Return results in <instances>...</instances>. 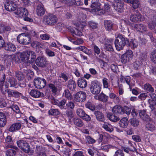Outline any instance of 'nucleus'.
<instances>
[{
    "mask_svg": "<svg viewBox=\"0 0 156 156\" xmlns=\"http://www.w3.org/2000/svg\"><path fill=\"white\" fill-rule=\"evenodd\" d=\"M90 89L92 94L98 95L101 91V86L99 82L97 80H94L91 83Z\"/></svg>",
    "mask_w": 156,
    "mask_h": 156,
    "instance_id": "2",
    "label": "nucleus"
},
{
    "mask_svg": "<svg viewBox=\"0 0 156 156\" xmlns=\"http://www.w3.org/2000/svg\"><path fill=\"white\" fill-rule=\"evenodd\" d=\"M86 144H93L95 143L96 140L90 136H87L85 137Z\"/></svg>",
    "mask_w": 156,
    "mask_h": 156,
    "instance_id": "44",
    "label": "nucleus"
},
{
    "mask_svg": "<svg viewBox=\"0 0 156 156\" xmlns=\"http://www.w3.org/2000/svg\"><path fill=\"white\" fill-rule=\"evenodd\" d=\"M145 129L147 130L153 132L155 129L156 127L154 123L149 122L146 125Z\"/></svg>",
    "mask_w": 156,
    "mask_h": 156,
    "instance_id": "34",
    "label": "nucleus"
},
{
    "mask_svg": "<svg viewBox=\"0 0 156 156\" xmlns=\"http://www.w3.org/2000/svg\"><path fill=\"white\" fill-rule=\"evenodd\" d=\"M66 115L69 119H71L73 116V115L72 112L69 110H67Z\"/></svg>",
    "mask_w": 156,
    "mask_h": 156,
    "instance_id": "60",
    "label": "nucleus"
},
{
    "mask_svg": "<svg viewBox=\"0 0 156 156\" xmlns=\"http://www.w3.org/2000/svg\"><path fill=\"white\" fill-rule=\"evenodd\" d=\"M151 61L154 63H156V50L151 52Z\"/></svg>",
    "mask_w": 156,
    "mask_h": 156,
    "instance_id": "51",
    "label": "nucleus"
},
{
    "mask_svg": "<svg viewBox=\"0 0 156 156\" xmlns=\"http://www.w3.org/2000/svg\"><path fill=\"white\" fill-rule=\"evenodd\" d=\"M36 152L37 154H41V153H45L44 152V148L40 146H37Z\"/></svg>",
    "mask_w": 156,
    "mask_h": 156,
    "instance_id": "46",
    "label": "nucleus"
},
{
    "mask_svg": "<svg viewBox=\"0 0 156 156\" xmlns=\"http://www.w3.org/2000/svg\"><path fill=\"white\" fill-rule=\"evenodd\" d=\"M125 2L131 4L132 7L134 9L138 8L140 3L139 0H123Z\"/></svg>",
    "mask_w": 156,
    "mask_h": 156,
    "instance_id": "20",
    "label": "nucleus"
},
{
    "mask_svg": "<svg viewBox=\"0 0 156 156\" xmlns=\"http://www.w3.org/2000/svg\"><path fill=\"white\" fill-rule=\"evenodd\" d=\"M128 120L127 118H122L119 121V124L120 127L125 128L127 127L128 124Z\"/></svg>",
    "mask_w": 156,
    "mask_h": 156,
    "instance_id": "26",
    "label": "nucleus"
},
{
    "mask_svg": "<svg viewBox=\"0 0 156 156\" xmlns=\"http://www.w3.org/2000/svg\"><path fill=\"white\" fill-rule=\"evenodd\" d=\"M86 108L92 110H94L95 109V106L90 102H87L85 105Z\"/></svg>",
    "mask_w": 156,
    "mask_h": 156,
    "instance_id": "53",
    "label": "nucleus"
},
{
    "mask_svg": "<svg viewBox=\"0 0 156 156\" xmlns=\"http://www.w3.org/2000/svg\"><path fill=\"white\" fill-rule=\"evenodd\" d=\"M107 116L110 120L113 122H116L119 119L117 116L111 113H108Z\"/></svg>",
    "mask_w": 156,
    "mask_h": 156,
    "instance_id": "32",
    "label": "nucleus"
},
{
    "mask_svg": "<svg viewBox=\"0 0 156 156\" xmlns=\"http://www.w3.org/2000/svg\"><path fill=\"white\" fill-rule=\"evenodd\" d=\"M16 143L18 147L25 153H28L29 152L30 146L26 141L21 140L17 141Z\"/></svg>",
    "mask_w": 156,
    "mask_h": 156,
    "instance_id": "5",
    "label": "nucleus"
},
{
    "mask_svg": "<svg viewBox=\"0 0 156 156\" xmlns=\"http://www.w3.org/2000/svg\"><path fill=\"white\" fill-rule=\"evenodd\" d=\"M27 52H30L31 53V54H32L31 55L30 53V55L29 54L27 55L28 57H29V63H31L34 62L36 58V55L35 53L34 52L31 51H27Z\"/></svg>",
    "mask_w": 156,
    "mask_h": 156,
    "instance_id": "31",
    "label": "nucleus"
},
{
    "mask_svg": "<svg viewBox=\"0 0 156 156\" xmlns=\"http://www.w3.org/2000/svg\"><path fill=\"white\" fill-rule=\"evenodd\" d=\"M103 127L106 130V131H108L110 133L112 132L113 131V129L112 127H109L106 124H104L103 125Z\"/></svg>",
    "mask_w": 156,
    "mask_h": 156,
    "instance_id": "63",
    "label": "nucleus"
},
{
    "mask_svg": "<svg viewBox=\"0 0 156 156\" xmlns=\"http://www.w3.org/2000/svg\"><path fill=\"white\" fill-rule=\"evenodd\" d=\"M144 90L150 92H153L154 91L153 88L151 86L149 83H146L144 85Z\"/></svg>",
    "mask_w": 156,
    "mask_h": 156,
    "instance_id": "42",
    "label": "nucleus"
},
{
    "mask_svg": "<svg viewBox=\"0 0 156 156\" xmlns=\"http://www.w3.org/2000/svg\"><path fill=\"white\" fill-rule=\"evenodd\" d=\"M62 2L68 5L69 6H72L74 4V0H60Z\"/></svg>",
    "mask_w": 156,
    "mask_h": 156,
    "instance_id": "57",
    "label": "nucleus"
},
{
    "mask_svg": "<svg viewBox=\"0 0 156 156\" xmlns=\"http://www.w3.org/2000/svg\"><path fill=\"white\" fill-rule=\"evenodd\" d=\"M141 119L144 121H147L149 119V117L146 113L145 110L140 111L139 113Z\"/></svg>",
    "mask_w": 156,
    "mask_h": 156,
    "instance_id": "28",
    "label": "nucleus"
},
{
    "mask_svg": "<svg viewBox=\"0 0 156 156\" xmlns=\"http://www.w3.org/2000/svg\"><path fill=\"white\" fill-rule=\"evenodd\" d=\"M57 17L53 14L45 15L43 19V22L44 23L50 26L55 25L57 23Z\"/></svg>",
    "mask_w": 156,
    "mask_h": 156,
    "instance_id": "3",
    "label": "nucleus"
},
{
    "mask_svg": "<svg viewBox=\"0 0 156 156\" xmlns=\"http://www.w3.org/2000/svg\"><path fill=\"white\" fill-rule=\"evenodd\" d=\"M48 114L51 115H58L59 114L60 112L58 109H51L48 111Z\"/></svg>",
    "mask_w": 156,
    "mask_h": 156,
    "instance_id": "41",
    "label": "nucleus"
},
{
    "mask_svg": "<svg viewBox=\"0 0 156 156\" xmlns=\"http://www.w3.org/2000/svg\"><path fill=\"white\" fill-rule=\"evenodd\" d=\"M100 101L106 102L108 101V97L105 94L101 93L99 94Z\"/></svg>",
    "mask_w": 156,
    "mask_h": 156,
    "instance_id": "39",
    "label": "nucleus"
},
{
    "mask_svg": "<svg viewBox=\"0 0 156 156\" xmlns=\"http://www.w3.org/2000/svg\"><path fill=\"white\" fill-rule=\"evenodd\" d=\"M89 25L90 28L92 29H96L98 27V24L93 22H89Z\"/></svg>",
    "mask_w": 156,
    "mask_h": 156,
    "instance_id": "62",
    "label": "nucleus"
},
{
    "mask_svg": "<svg viewBox=\"0 0 156 156\" xmlns=\"http://www.w3.org/2000/svg\"><path fill=\"white\" fill-rule=\"evenodd\" d=\"M36 65L39 67H44L48 64L46 58L43 56L38 57L35 61Z\"/></svg>",
    "mask_w": 156,
    "mask_h": 156,
    "instance_id": "10",
    "label": "nucleus"
},
{
    "mask_svg": "<svg viewBox=\"0 0 156 156\" xmlns=\"http://www.w3.org/2000/svg\"><path fill=\"white\" fill-rule=\"evenodd\" d=\"M21 125L20 122H16L12 124L9 128V131L10 132H14L19 130Z\"/></svg>",
    "mask_w": 156,
    "mask_h": 156,
    "instance_id": "19",
    "label": "nucleus"
},
{
    "mask_svg": "<svg viewBox=\"0 0 156 156\" xmlns=\"http://www.w3.org/2000/svg\"><path fill=\"white\" fill-rule=\"evenodd\" d=\"M101 5V4L99 2L98 0H92L91 4V8L93 9L95 8L96 7H98V8L99 9Z\"/></svg>",
    "mask_w": 156,
    "mask_h": 156,
    "instance_id": "38",
    "label": "nucleus"
},
{
    "mask_svg": "<svg viewBox=\"0 0 156 156\" xmlns=\"http://www.w3.org/2000/svg\"><path fill=\"white\" fill-rule=\"evenodd\" d=\"M5 79V75L2 73L0 75V90L1 91L2 93L5 94L6 93V90H4L3 87L4 81Z\"/></svg>",
    "mask_w": 156,
    "mask_h": 156,
    "instance_id": "17",
    "label": "nucleus"
},
{
    "mask_svg": "<svg viewBox=\"0 0 156 156\" xmlns=\"http://www.w3.org/2000/svg\"><path fill=\"white\" fill-rule=\"evenodd\" d=\"M101 149L104 150L108 151L109 149H114L117 150L118 148L115 146L111 144H107L102 146L101 147Z\"/></svg>",
    "mask_w": 156,
    "mask_h": 156,
    "instance_id": "35",
    "label": "nucleus"
},
{
    "mask_svg": "<svg viewBox=\"0 0 156 156\" xmlns=\"http://www.w3.org/2000/svg\"><path fill=\"white\" fill-rule=\"evenodd\" d=\"M112 6L115 10L118 12H121L123 9L124 3L121 0H115Z\"/></svg>",
    "mask_w": 156,
    "mask_h": 156,
    "instance_id": "8",
    "label": "nucleus"
},
{
    "mask_svg": "<svg viewBox=\"0 0 156 156\" xmlns=\"http://www.w3.org/2000/svg\"><path fill=\"white\" fill-rule=\"evenodd\" d=\"M6 92L8 94V96L9 97H14L16 98H18L21 95V94L17 91L11 90L10 89H7Z\"/></svg>",
    "mask_w": 156,
    "mask_h": 156,
    "instance_id": "15",
    "label": "nucleus"
},
{
    "mask_svg": "<svg viewBox=\"0 0 156 156\" xmlns=\"http://www.w3.org/2000/svg\"><path fill=\"white\" fill-rule=\"evenodd\" d=\"M45 51L47 55L49 56L53 57L55 56V53L48 49H47Z\"/></svg>",
    "mask_w": 156,
    "mask_h": 156,
    "instance_id": "64",
    "label": "nucleus"
},
{
    "mask_svg": "<svg viewBox=\"0 0 156 156\" xmlns=\"http://www.w3.org/2000/svg\"><path fill=\"white\" fill-rule=\"evenodd\" d=\"M30 54H31V55L32 54L31 52H27V51L23 52L22 53H20L19 55V57L20 58H19L23 62V61H24V56H25L27 55L28 54H30Z\"/></svg>",
    "mask_w": 156,
    "mask_h": 156,
    "instance_id": "48",
    "label": "nucleus"
},
{
    "mask_svg": "<svg viewBox=\"0 0 156 156\" xmlns=\"http://www.w3.org/2000/svg\"><path fill=\"white\" fill-rule=\"evenodd\" d=\"M94 114L97 120L100 121H103L104 116L102 113L99 111H95L94 112Z\"/></svg>",
    "mask_w": 156,
    "mask_h": 156,
    "instance_id": "36",
    "label": "nucleus"
},
{
    "mask_svg": "<svg viewBox=\"0 0 156 156\" xmlns=\"http://www.w3.org/2000/svg\"><path fill=\"white\" fill-rule=\"evenodd\" d=\"M76 112L77 115L81 118L83 117V115H84V114L85 113L83 109L80 108L77 109L76 110Z\"/></svg>",
    "mask_w": 156,
    "mask_h": 156,
    "instance_id": "50",
    "label": "nucleus"
},
{
    "mask_svg": "<svg viewBox=\"0 0 156 156\" xmlns=\"http://www.w3.org/2000/svg\"><path fill=\"white\" fill-rule=\"evenodd\" d=\"M34 83L36 88L41 89L44 88L46 85V81L42 78H37L34 80Z\"/></svg>",
    "mask_w": 156,
    "mask_h": 156,
    "instance_id": "7",
    "label": "nucleus"
},
{
    "mask_svg": "<svg viewBox=\"0 0 156 156\" xmlns=\"http://www.w3.org/2000/svg\"><path fill=\"white\" fill-rule=\"evenodd\" d=\"M11 108L16 113L18 114H20L21 113L19 108L17 105H13L11 106Z\"/></svg>",
    "mask_w": 156,
    "mask_h": 156,
    "instance_id": "55",
    "label": "nucleus"
},
{
    "mask_svg": "<svg viewBox=\"0 0 156 156\" xmlns=\"http://www.w3.org/2000/svg\"><path fill=\"white\" fill-rule=\"evenodd\" d=\"M74 124L78 127H81L83 125V123L82 120L78 118H75L73 119Z\"/></svg>",
    "mask_w": 156,
    "mask_h": 156,
    "instance_id": "33",
    "label": "nucleus"
},
{
    "mask_svg": "<svg viewBox=\"0 0 156 156\" xmlns=\"http://www.w3.org/2000/svg\"><path fill=\"white\" fill-rule=\"evenodd\" d=\"M17 41L21 44L27 45L31 42V39L30 36L25 33L19 34L17 38Z\"/></svg>",
    "mask_w": 156,
    "mask_h": 156,
    "instance_id": "4",
    "label": "nucleus"
},
{
    "mask_svg": "<svg viewBox=\"0 0 156 156\" xmlns=\"http://www.w3.org/2000/svg\"><path fill=\"white\" fill-rule=\"evenodd\" d=\"M133 54L131 50H128L121 57V62L123 64H125L129 62L133 57Z\"/></svg>",
    "mask_w": 156,
    "mask_h": 156,
    "instance_id": "6",
    "label": "nucleus"
},
{
    "mask_svg": "<svg viewBox=\"0 0 156 156\" xmlns=\"http://www.w3.org/2000/svg\"><path fill=\"white\" fill-rule=\"evenodd\" d=\"M5 50L7 51H14L16 48L14 45L11 43H8L5 47Z\"/></svg>",
    "mask_w": 156,
    "mask_h": 156,
    "instance_id": "37",
    "label": "nucleus"
},
{
    "mask_svg": "<svg viewBox=\"0 0 156 156\" xmlns=\"http://www.w3.org/2000/svg\"><path fill=\"white\" fill-rule=\"evenodd\" d=\"M11 28L9 26H5L3 23H0V34L4 33L6 31H9Z\"/></svg>",
    "mask_w": 156,
    "mask_h": 156,
    "instance_id": "27",
    "label": "nucleus"
},
{
    "mask_svg": "<svg viewBox=\"0 0 156 156\" xmlns=\"http://www.w3.org/2000/svg\"><path fill=\"white\" fill-rule=\"evenodd\" d=\"M6 117L4 114L0 112V127L4 126L6 124Z\"/></svg>",
    "mask_w": 156,
    "mask_h": 156,
    "instance_id": "25",
    "label": "nucleus"
},
{
    "mask_svg": "<svg viewBox=\"0 0 156 156\" xmlns=\"http://www.w3.org/2000/svg\"><path fill=\"white\" fill-rule=\"evenodd\" d=\"M63 96L68 99H71L72 98V96L68 90H65L64 91L63 94Z\"/></svg>",
    "mask_w": 156,
    "mask_h": 156,
    "instance_id": "45",
    "label": "nucleus"
},
{
    "mask_svg": "<svg viewBox=\"0 0 156 156\" xmlns=\"http://www.w3.org/2000/svg\"><path fill=\"white\" fill-rule=\"evenodd\" d=\"M67 87L68 88L72 91H74L76 87L75 82L73 80H69L68 82Z\"/></svg>",
    "mask_w": 156,
    "mask_h": 156,
    "instance_id": "30",
    "label": "nucleus"
},
{
    "mask_svg": "<svg viewBox=\"0 0 156 156\" xmlns=\"http://www.w3.org/2000/svg\"><path fill=\"white\" fill-rule=\"evenodd\" d=\"M133 27L135 30L142 33H147L148 31L147 26L142 23L136 24Z\"/></svg>",
    "mask_w": 156,
    "mask_h": 156,
    "instance_id": "11",
    "label": "nucleus"
},
{
    "mask_svg": "<svg viewBox=\"0 0 156 156\" xmlns=\"http://www.w3.org/2000/svg\"><path fill=\"white\" fill-rule=\"evenodd\" d=\"M45 9L44 5L42 3L39 4L37 6L36 12L38 16L43 15L45 12Z\"/></svg>",
    "mask_w": 156,
    "mask_h": 156,
    "instance_id": "16",
    "label": "nucleus"
},
{
    "mask_svg": "<svg viewBox=\"0 0 156 156\" xmlns=\"http://www.w3.org/2000/svg\"><path fill=\"white\" fill-rule=\"evenodd\" d=\"M108 80L105 77H104L102 80L103 87L104 88H107L108 87Z\"/></svg>",
    "mask_w": 156,
    "mask_h": 156,
    "instance_id": "58",
    "label": "nucleus"
},
{
    "mask_svg": "<svg viewBox=\"0 0 156 156\" xmlns=\"http://www.w3.org/2000/svg\"><path fill=\"white\" fill-rule=\"evenodd\" d=\"M131 110L130 108L127 106H124L122 107V114L126 113L127 115L129 114L131 112Z\"/></svg>",
    "mask_w": 156,
    "mask_h": 156,
    "instance_id": "49",
    "label": "nucleus"
},
{
    "mask_svg": "<svg viewBox=\"0 0 156 156\" xmlns=\"http://www.w3.org/2000/svg\"><path fill=\"white\" fill-rule=\"evenodd\" d=\"M128 41V39L125 38L123 35H118L116 38L115 42L116 49L118 51L122 49L125 45L126 42Z\"/></svg>",
    "mask_w": 156,
    "mask_h": 156,
    "instance_id": "1",
    "label": "nucleus"
},
{
    "mask_svg": "<svg viewBox=\"0 0 156 156\" xmlns=\"http://www.w3.org/2000/svg\"><path fill=\"white\" fill-rule=\"evenodd\" d=\"M10 85V87H14L16 85L17 81L14 78H10L8 80Z\"/></svg>",
    "mask_w": 156,
    "mask_h": 156,
    "instance_id": "52",
    "label": "nucleus"
},
{
    "mask_svg": "<svg viewBox=\"0 0 156 156\" xmlns=\"http://www.w3.org/2000/svg\"><path fill=\"white\" fill-rule=\"evenodd\" d=\"M86 94L83 91H79L77 92L74 96V100L76 102H82L85 101Z\"/></svg>",
    "mask_w": 156,
    "mask_h": 156,
    "instance_id": "9",
    "label": "nucleus"
},
{
    "mask_svg": "<svg viewBox=\"0 0 156 156\" xmlns=\"http://www.w3.org/2000/svg\"><path fill=\"white\" fill-rule=\"evenodd\" d=\"M78 87L82 88L86 87L87 85V82L84 78H79L77 81Z\"/></svg>",
    "mask_w": 156,
    "mask_h": 156,
    "instance_id": "24",
    "label": "nucleus"
},
{
    "mask_svg": "<svg viewBox=\"0 0 156 156\" xmlns=\"http://www.w3.org/2000/svg\"><path fill=\"white\" fill-rule=\"evenodd\" d=\"M16 151L12 149L8 150L6 152V156H15Z\"/></svg>",
    "mask_w": 156,
    "mask_h": 156,
    "instance_id": "43",
    "label": "nucleus"
},
{
    "mask_svg": "<svg viewBox=\"0 0 156 156\" xmlns=\"http://www.w3.org/2000/svg\"><path fill=\"white\" fill-rule=\"evenodd\" d=\"M5 7L9 11H14L17 8L16 4L12 1H7L5 4Z\"/></svg>",
    "mask_w": 156,
    "mask_h": 156,
    "instance_id": "12",
    "label": "nucleus"
},
{
    "mask_svg": "<svg viewBox=\"0 0 156 156\" xmlns=\"http://www.w3.org/2000/svg\"><path fill=\"white\" fill-rule=\"evenodd\" d=\"M66 103V101L65 99H63L60 101L56 102V105L59 106L61 109H66V106H64Z\"/></svg>",
    "mask_w": 156,
    "mask_h": 156,
    "instance_id": "40",
    "label": "nucleus"
},
{
    "mask_svg": "<svg viewBox=\"0 0 156 156\" xmlns=\"http://www.w3.org/2000/svg\"><path fill=\"white\" fill-rule=\"evenodd\" d=\"M131 124L133 126H137L139 124V122L138 120L135 119H131L130 120Z\"/></svg>",
    "mask_w": 156,
    "mask_h": 156,
    "instance_id": "54",
    "label": "nucleus"
},
{
    "mask_svg": "<svg viewBox=\"0 0 156 156\" xmlns=\"http://www.w3.org/2000/svg\"><path fill=\"white\" fill-rule=\"evenodd\" d=\"M15 13L20 17L27 16L28 15V12L27 10L22 7L18 8L17 10L15 12Z\"/></svg>",
    "mask_w": 156,
    "mask_h": 156,
    "instance_id": "13",
    "label": "nucleus"
},
{
    "mask_svg": "<svg viewBox=\"0 0 156 156\" xmlns=\"http://www.w3.org/2000/svg\"><path fill=\"white\" fill-rule=\"evenodd\" d=\"M130 20L133 22H139L143 21L141 14L138 12L131 15Z\"/></svg>",
    "mask_w": 156,
    "mask_h": 156,
    "instance_id": "14",
    "label": "nucleus"
},
{
    "mask_svg": "<svg viewBox=\"0 0 156 156\" xmlns=\"http://www.w3.org/2000/svg\"><path fill=\"white\" fill-rule=\"evenodd\" d=\"M16 75L17 79L19 80H23L24 77L23 73L20 72H16Z\"/></svg>",
    "mask_w": 156,
    "mask_h": 156,
    "instance_id": "47",
    "label": "nucleus"
},
{
    "mask_svg": "<svg viewBox=\"0 0 156 156\" xmlns=\"http://www.w3.org/2000/svg\"><path fill=\"white\" fill-rule=\"evenodd\" d=\"M40 37L43 40H48L50 38V36L48 34H41Z\"/></svg>",
    "mask_w": 156,
    "mask_h": 156,
    "instance_id": "59",
    "label": "nucleus"
},
{
    "mask_svg": "<svg viewBox=\"0 0 156 156\" xmlns=\"http://www.w3.org/2000/svg\"><path fill=\"white\" fill-rule=\"evenodd\" d=\"M122 107L119 105H116L114 106L112 109V111L116 114H122Z\"/></svg>",
    "mask_w": 156,
    "mask_h": 156,
    "instance_id": "23",
    "label": "nucleus"
},
{
    "mask_svg": "<svg viewBox=\"0 0 156 156\" xmlns=\"http://www.w3.org/2000/svg\"><path fill=\"white\" fill-rule=\"evenodd\" d=\"M148 58L147 53L146 52H140L139 56V61L141 64L145 63Z\"/></svg>",
    "mask_w": 156,
    "mask_h": 156,
    "instance_id": "18",
    "label": "nucleus"
},
{
    "mask_svg": "<svg viewBox=\"0 0 156 156\" xmlns=\"http://www.w3.org/2000/svg\"><path fill=\"white\" fill-rule=\"evenodd\" d=\"M113 156H124V154L122 150L119 149L115 151Z\"/></svg>",
    "mask_w": 156,
    "mask_h": 156,
    "instance_id": "56",
    "label": "nucleus"
},
{
    "mask_svg": "<svg viewBox=\"0 0 156 156\" xmlns=\"http://www.w3.org/2000/svg\"><path fill=\"white\" fill-rule=\"evenodd\" d=\"M30 95L34 98H38L43 96V94L37 90L33 89L29 93Z\"/></svg>",
    "mask_w": 156,
    "mask_h": 156,
    "instance_id": "21",
    "label": "nucleus"
},
{
    "mask_svg": "<svg viewBox=\"0 0 156 156\" xmlns=\"http://www.w3.org/2000/svg\"><path fill=\"white\" fill-rule=\"evenodd\" d=\"M104 25L107 30L111 31L112 29L114 24L110 20H106L104 21Z\"/></svg>",
    "mask_w": 156,
    "mask_h": 156,
    "instance_id": "22",
    "label": "nucleus"
},
{
    "mask_svg": "<svg viewBox=\"0 0 156 156\" xmlns=\"http://www.w3.org/2000/svg\"><path fill=\"white\" fill-rule=\"evenodd\" d=\"M151 98L148 100V102L150 105H156V94H150Z\"/></svg>",
    "mask_w": 156,
    "mask_h": 156,
    "instance_id": "29",
    "label": "nucleus"
},
{
    "mask_svg": "<svg viewBox=\"0 0 156 156\" xmlns=\"http://www.w3.org/2000/svg\"><path fill=\"white\" fill-rule=\"evenodd\" d=\"M156 26V24L154 21H151L149 22L148 23V27L151 30L154 28Z\"/></svg>",
    "mask_w": 156,
    "mask_h": 156,
    "instance_id": "61",
    "label": "nucleus"
}]
</instances>
